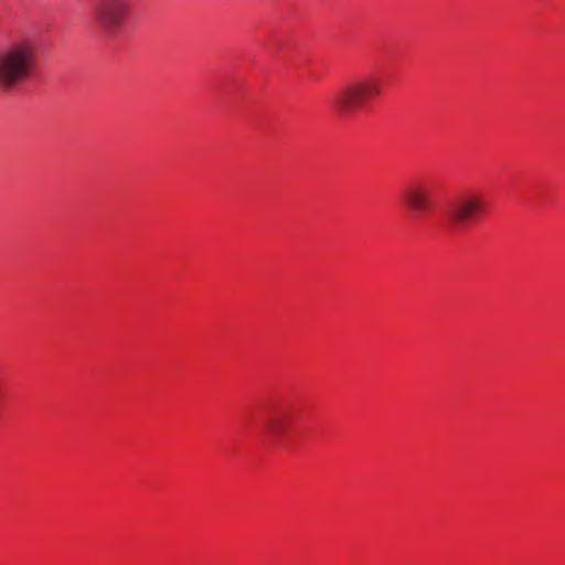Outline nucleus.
Listing matches in <instances>:
<instances>
[{"label":"nucleus","mask_w":565,"mask_h":565,"mask_svg":"<svg viewBox=\"0 0 565 565\" xmlns=\"http://www.w3.org/2000/svg\"><path fill=\"white\" fill-rule=\"evenodd\" d=\"M38 67L36 46L21 40L0 47V90L21 88L34 75Z\"/></svg>","instance_id":"obj_1"},{"label":"nucleus","mask_w":565,"mask_h":565,"mask_svg":"<svg viewBox=\"0 0 565 565\" xmlns=\"http://www.w3.org/2000/svg\"><path fill=\"white\" fill-rule=\"evenodd\" d=\"M381 94V83L376 78L365 77L341 86L332 104L341 117L349 118Z\"/></svg>","instance_id":"obj_2"},{"label":"nucleus","mask_w":565,"mask_h":565,"mask_svg":"<svg viewBox=\"0 0 565 565\" xmlns=\"http://www.w3.org/2000/svg\"><path fill=\"white\" fill-rule=\"evenodd\" d=\"M486 211V195L480 191H468L448 205L445 217L452 231L460 232L478 222Z\"/></svg>","instance_id":"obj_3"},{"label":"nucleus","mask_w":565,"mask_h":565,"mask_svg":"<svg viewBox=\"0 0 565 565\" xmlns=\"http://www.w3.org/2000/svg\"><path fill=\"white\" fill-rule=\"evenodd\" d=\"M129 13L128 0H97L93 8V18L107 36L119 31L127 21Z\"/></svg>","instance_id":"obj_4"},{"label":"nucleus","mask_w":565,"mask_h":565,"mask_svg":"<svg viewBox=\"0 0 565 565\" xmlns=\"http://www.w3.org/2000/svg\"><path fill=\"white\" fill-rule=\"evenodd\" d=\"M403 200L415 220L422 218L434 207L433 192L426 183L408 186L403 194Z\"/></svg>","instance_id":"obj_5"},{"label":"nucleus","mask_w":565,"mask_h":565,"mask_svg":"<svg viewBox=\"0 0 565 565\" xmlns=\"http://www.w3.org/2000/svg\"><path fill=\"white\" fill-rule=\"evenodd\" d=\"M292 425L291 415L285 409H275L264 423V431L274 441H281L289 433Z\"/></svg>","instance_id":"obj_6"}]
</instances>
